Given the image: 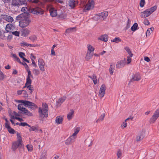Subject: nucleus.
I'll use <instances>...</instances> for the list:
<instances>
[{
	"mask_svg": "<svg viewBox=\"0 0 159 159\" xmlns=\"http://www.w3.org/2000/svg\"><path fill=\"white\" fill-rule=\"evenodd\" d=\"M21 11L26 13H31L34 14L42 15L43 14V11L39 8H33L29 7H23L21 9Z\"/></svg>",
	"mask_w": 159,
	"mask_h": 159,
	"instance_id": "1",
	"label": "nucleus"
},
{
	"mask_svg": "<svg viewBox=\"0 0 159 159\" xmlns=\"http://www.w3.org/2000/svg\"><path fill=\"white\" fill-rule=\"evenodd\" d=\"M16 19L20 20L19 25L22 28L27 26L31 22L30 19L28 17H25L24 15L23 14H20L17 16Z\"/></svg>",
	"mask_w": 159,
	"mask_h": 159,
	"instance_id": "2",
	"label": "nucleus"
},
{
	"mask_svg": "<svg viewBox=\"0 0 159 159\" xmlns=\"http://www.w3.org/2000/svg\"><path fill=\"white\" fill-rule=\"evenodd\" d=\"M39 116L42 118L47 117L48 115V107L46 104L43 103L42 108H39Z\"/></svg>",
	"mask_w": 159,
	"mask_h": 159,
	"instance_id": "3",
	"label": "nucleus"
},
{
	"mask_svg": "<svg viewBox=\"0 0 159 159\" xmlns=\"http://www.w3.org/2000/svg\"><path fill=\"white\" fill-rule=\"evenodd\" d=\"M108 15V12L107 11H104L99 13L96 15L94 17V19L97 20H103L105 19Z\"/></svg>",
	"mask_w": 159,
	"mask_h": 159,
	"instance_id": "4",
	"label": "nucleus"
},
{
	"mask_svg": "<svg viewBox=\"0 0 159 159\" xmlns=\"http://www.w3.org/2000/svg\"><path fill=\"white\" fill-rule=\"evenodd\" d=\"M23 105L30 109L31 110H35L37 107V106L34 103L28 101L24 100L23 101Z\"/></svg>",
	"mask_w": 159,
	"mask_h": 159,
	"instance_id": "5",
	"label": "nucleus"
},
{
	"mask_svg": "<svg viewBox=\"0 0 159 159\" xmlns=\"http://www.w3.org/2000/svg\"><path fill=\"white\" fill-rule=\"evenodd\" d=\"M26 3L25 0H12L11 6L13 7H19L20 5H25Z\"/></svg>",
	"mask_w": 159,
	"mask_h": 159,
	"instance_id": "6",
	"label": "nucleus"
},
{
	"mask_svg": "<svg viewBox=\"0 0 159 159\" xmlns=\"http://www.w3.org/2000/svg\"><path fill=\"white\" fill-rule=\"evenodd\" d=\"M18 110L23 112L25 115L28 116H33V114L27 109L23 107L21 104H19L18 105Z\"/></svg>",
	"mask_w": 159,
	"mask_h": 159,
	"instance_id": "7",
	"label": "nucleus"
},
{
	"mask_svg": "<svg viewBox=\"0 0 159 159\" xmlns=\"http://www.w3.org/2000/svg\"><path fill=\"white\" fill-rule=\"evenodd\" d=\"M94 3L93 0H89L85 6L84 10L85 11L92 9L94 7Z\"/></svg>",
	"mask_w": 159,
	"mask_h": 159,
	"instance_id": "8",
	"label": "nucleus"
},
{
	"mask_svg": "<svg viewBox=\"0 0 159 159\" xmlns=\"http://www.w3.org/2000/svg\"><path fill=\"white\" fill-rule=\"evenodd\" d=\"M159 117V108L156 110L150 120V123H154Z\"/></svg>",
	"mask_w": 159,
	"mask_h": 159,
	"instance_id": "9",
	"label": "nucleus"
},
{
	"mask_svg": "<svg viewBox=\"0 0 159 159\" xmlns=\"http://www.w3.org/2000/svg\"><path fill=\"white\" fill-rule=\"evenodd\" d=\"M38 66L40 70L42 72L45 71L44 66L45 65V63L43 60L41 58H40L38 59Z\"/></svg>",
	"mask_w": 159,
	"mask_h": 159,
	"instance_id": "10",
	"label": "nucleus"
},
{
	"mask_svg": "<svg viewBox=\"0 0 159 159\" xmlns=\"http://www.w3.org/2000/svg\"><path fill=\"white\" fill-rule=\"evenodd\" d=\"M106 88L104 84H102L100 88L98 95L101 98H103L104 96L105 93Z\"/></svg>",
	"mask_w": 159,
	"mask_h": 159,
	"instance_id": "11",
	"label": "nucleus"
},
{
	"mask_svg": "<svg viewBox=\"0 0 159 159\" xmlns=\"http://www.w3.org/2000/svg\"><path fill=\"white\" fill-rule=\"evenodd\" d=\"M77 137L72 134L70 136L66 141L65 144L66 145H69L75 141Z\"/></svg>",
	"mask_w": 159,
	"mask_h": 159,
	"instance_id": "12",
	"label": "nucleus"
},
{
	"mask_svg": "<svg viewBox=\"0 0 159 159\" xmlns=\"http://www.w3.org/2000/svg\"><path fill=\"white\" fill-rule=\"evenodd\" d=\"M127 64V62H126V59L125 58L122 60L118 61L117 62L116 64V67L117 68H120L124 67Z\"/></svg>",
	"mask_w": 159,
	"mask_h": 159,
	"instance_id": "13",
	"label": "nucleus"
},
{
	"mask_svg": "<svg viewBox=\"0 0 159 159\" xmlns=\"http://www.w3.org/2000/svg\"><path fill=\"white\" fill-rule=\"evenodd\" d=\"M145 133L144 131L143 130L139 131L137 134L136 137V140L137 141H139L142 139L144 137Z\"/></svg>",
	"mask_w": 159,
	"mask_h": 159,
	"instance_id": "14",
	"label": "nucleus"
},
{
	"mask_svg": "<svg viewBox=\"0 0 159 159\" xmlns=\"http://www.w3.org/2000/svg\"><path fill=\"white\" fill-rule=\"evenodd\" d=\"M26 71L28 72L26 79V84H31L32 80L30 78H33V75L31 74V71L30 70V69L26 70Z\"/></svg>",
	"mask_w": 159,
	"mask_h": 159,
	"instance_id": "15",
	"label": "nucleus"
},
{
	"mask_svg": "<svg viewBox=\"0 0 159 159\" xmlns=\"http://www.w3.org/2000/svg\"><path fill=\"white\" fill-rule=\"evenodd\" d=\"M2 18L6 21L9 22L11 23L14 21L12 17L6 14L2 15Z\"/></svg>",
	"mask_w": 159,
	"mask_h": 159,
	"instance_id": "16",
	"label": "nucleus"
},
{
	"mask_svg": "<svg viewBox=\"0 0 159 159\" xmlns=\"http://www.w3.org/2000/svg\"><path fill=\"white\" fill-rule=\"evenodd\" d=\"M66 98V96H63L59 98L58 100L56 101V106L57 107L60 106L61 104L65 101Z\"/></svg>",
	"mask_w": 159,
	"mask_h": 159,
	"instance_id": "17",
	"label": "nucleus"
},
{
	"mask_svg": "<svg viewBox=\"0 0 159 159\" xmlns=\"http://www.w3.org/2000/svg\"><path fill=\"white\" fill-rule=\"evenodd\" d=\"M140 16L143 18H146L149 16V9H147L144 11L140 13Z\"/></svg>",
	"mask_w": 159,
	"mask_h": 159,
	"instance_id": "18",
	"label": "nucleus"
},
{
	"mask_svg": "<svg viewBox=\"0 0 159 159\" xmlns=\"http://www.w3.org/2000/svg\"><path fill=\"white\" fill-rule=\"evenodd\" d=\"M21 33L22 36L26 37L29 34L30 31L27 29H22L21 30Z\"/></svg>",
	"mask_w": 159,
	"mask_h": 159,
	"instance_id": "19",
	"label": "nucleus"
},
{
	"mask_svg": "<svg viewBox=\"0 0 159 159\" xmlns=\"http://www.w3.org/2000/svg\"><path fill=\"white\" fill-rule=\"evenodd\" d=\"M141 76L140 75L139 73H136L134 75L131 80V81H138L140 80Z\"/></svg>",
	"mask_w": 159,
	"mask_h": 159,
	"instance_id": "20",
	"label": "nucleus"
},
{
	"mask_svg": "<svg viewBox=\"0 0 159 159\" xmlns=\"http://www.w3.org/2000/svg\"><path fill=\"white\" fill-rule=\"evenodd\" d=\"M78 4L77 0H70L69 2V6L71 8H74Z\"/></svg>",
	"mask_w": 159,
	"mask_h": 159,
	"instance_id": "21",
	"label": "nucleus"
},
{
	"mask_svg": "<svg viewBox=\"0 0 159 159\" xmlns=\"http://www.w3.org/2000/svg\"><path fill=\"white\" fill-rule=\"evenodd\" d=\"M21 146L22 145L19 144V143L16 141H15L13 143L11 148L13 150H15L17 148H18L21 147Z\"/></svg>",
	"mask_w": 159,
	"mask_h": 159,
	"instance_id": "22",
	"label": "nucleus"
},
{
	"mask_svg": "<svg viewBox=\"0 0 159 159\" xmlns=\"http://www.w3.org/2000/svg\"><path fill=\"white\" fill-rule=\"evenodd\" d=\"M108 36L106 34L102 35L99 37L98 39L103 41L105 42H107L108 41Z\"/></svg>",
	"mask_w": 159,
	"mask_h": 159,
	"instance_id": "23",
	"label": "nucleus"
},
{
	"mask_svg": "<svg viewBox=\"0 0 159 159\" xmlns=\"http://www.w3.org/2000/svg\"><path fill=\"white\" fill-rule=\"evenodd\" d=\"M93 56V53L87 52L86 55L85 59L86 60L89 61L92 58Z\"/></svg>",
	"mask_w": 159,
	"mask_h": 159,
	"instance_id": "24",
	"label": "nucleus"
},
{
	"mask_svg": "<svg viewBox=\"0 0 159 159\" xmlns=\"http://www.w3.org/2000/svg\"><path fill=\"white\" fill-rule=\"evenodd\" d=\"M12 25L11 24H7L5 28V30L7 32H10L12 30Z\"/></svg>",
	"mask_w": 159,
	"mask_h": 159,
	"instance_id": "25",
	"label": "nucleus"
},
{
	"mask_svg": "<svg viewBox=\"0 0 159 159\" xmlns=\"http://www.w3.org/2000/svg\"><path fill=\"white\" fill-rule=\"evenodd\" d=\"M31 84H27L26 82L25 84V86L23 87V89L26 87L29 90H30V93H32L33 90V87H31Z\"/></svg>",
	"mask_w": 159,
	"mask_h": 159,
	"instance_id": "26",
	"label": "nucleus"
},
{
	"mask_svg": "<svg viewBox=\"0 0 159 159\" xmlns=\"http://www.w3.org/2000/svg\"><path fill=\"white\" fill-rule=\"evenodd\" d=\"M74 111L73 109L70 110V112L68 113L67 118L69 120H70L73 117L74 114Z\"/></svg>",
	"mask_w": 159,
	"mask_h": 159,
	"instance_id": "27",
	"label": "nucleus"
},
{
	"mask_svg": "<svg viewBox=\"0 0 159 159\" xmlns=\"http://www.w3.org/2000/svg\"><path fill=\"white\" fill-rule=\"evenodd\" d=\"M16 135L17 139V141H16V142L19 143V144H20L22 145V137L20 135V134L19 133L17 132V133Z\"/></svg>",
	"mask_w": 159,
	"mask_h": 159,
	"instance_id": "28",
	"label": "nucleus"
},
{
	"mask_svg": "<svg viewBox=\"0 0 159 159\" xmlns=\"http://www.w3.org/2000/svg\"><path fill=\"white\" fill-rule=\"evenodd\" d=\"M128 53L129 55L127 57V64H129L131 61V57H133V54L131 53V51L129 52H128Z\"/></svg>",
	"mask_w": 159,
	"mask_h": 159,
	"instance_id": "29",
	"label": "nucleus"
},
{
	"mask_svg": "<svg viewBox=\"0 0 159 159\" xmlns=\"http://www.w3.org/2000/svg\"><path fill=\"white\" fill-rule=\"evenodd\" d=\"M63 119L62 117L58 116L56 117L55 121L57 124H61L62 122Z\"/></svg>",
	"mask_w": 159,
	"mask_h": 159,
	"instance_id": "30",
	"label": "nucleus"
},
{
	"mask_svg": "<svg viewBox=\"0 0 159 159\" xmlns=\"http://www.w3.org/2000/svg\"><path fill=\"white\" fill-rule=\"evenodd\" d=\"M80 130V127H75L74 129V133L73 134V135L77 137V135Z\"/></svg>",
	"mask_w": 159,
	"mask_h": 159,
	"instance_id": "31",
	"label": "nucleus"
},
{
	"mask_svg": "<svg viewBox=\"0 0 159 159\" xmlns=\"http://www.w3.org/2000/svg\"><path fill=\"white\" fill-rule=\"evenodd\" d=\"M51 16L52 17H54L57 16V11L53 9H51L50 10Z\"/></svg>",
	"mask_w": 159,
	"mask_h": 159,
	"instance_id": "32",
	"label": "nucleus"
},
{
	"mask_svg": "<svg viewBox=\"0 0 159 159\" xmlns=\"http://www.w3.org/2000/svg\"><path fill=\"white\" fill-rule=\"evenodd\" d=\"M87 47L88 49L87 52L92 53L94 50V48L90 44H88Z\"/></svg>",
	"mask_w": 159,
	"mask_h": 159,
	"instance_id": "33",
	"label": "nucleus"
},
{
	"mask_svg": "<svg viewBox=\"0 0 159 159\" xmlns=\"http://www.w3.org/2000/svg\"><path fill=\"white\" fill-rule=\"evenodd\" d=\"M114 65L111 64L110 65V68L109 69V71L111 75H112L114 70Z\"/></svg>",
	"mask_w": 159,
	"mask_h": 159,
	"instance_id": "34",
	"label": "nucleus"
},
{
	"mask_svg": "<svg viewBox=\"0 0 159 159\" xmlns=\"http://www.w3.org/2000/svg\"><path fill=\"white\" fill-rule=\"evenodd\" d=\"M74 30L75 31H76V28L75 27L70 28L66 30L65 33H69L72 32Z\"/></svg>",
	"mask_w": 159,
	"mask_h": 159,
	"instance_id": "35",
	"label": "nucleus"
},
{
	"mask_svg": "<svg viewBox=\"0 0 159 159\" xmlns=\"http://www.w3.org/2000/svg\"><path fill=\"white\" fill-rule=\"evenodd\" d=\"M157 7L156 5H155L150 8V15L155 11L157 10Z\"/></svg>",
	"mask_w": 159,
	"mask_h": 159,
	"instance_id": "36",
	"label": "nucleus"
},
{
	"mask_svg": "<svg viewBox=\"0 0 159 159\" xmlns=\"http://www.w3.org/2000/svg\"><path fill=\"white\" fill-rule=\"evenodd\" d=\"M138 26V24L137 23H134L133 25L131 27V30L132 31H134L137 29Z\"/></svg>",
	"mask_w": 159,
	"mask_h": 159,
	"instance_id": "37",
	"label": "nucleus"
},
{
	"mask_svg": "<svg viewBox=\"0 0 159 159\" xmlns=\"http://www.w3.org/2000/svg\"><path fill=\"white\" fill-rule=\"evenodd\" d=\"M32 72L34 75H38L40 74V71L38 69H34Z\"/></svg>",
	"mask_w": 159,
	"mask_h": 159,
	"instance_id": "38",
	"label": "nucleus"
},
{
	"mask_svg": "<svg viewBox=\"0 0 159 159\" xmlns=\"http://www.w3.org/2000/svg\"><path fill=\"white\" fill-rule=\"evenodd\" d=\"M92 80L93 83L95 84H96L97 83V77L96 75L93 74L92 75Z\"/></svg>",
	"mask_w": 159,
	"mask_h": 159,
	"instance_id": "39",
	"label": "nucleus"
},
{
	"mask_svg": "<svg viewBox=\"0 0 159 159\" xmlns=\"http://www.w3.org/2000/svg\"><path fill=\"white\" fill-rule=\"evenodd\" d=\"M116 155L118 158H121L122 156V151L120 149H118L116 152Z\"/></svg>",
	"mask_w": 159,
	"mask_h": 159,
	"instance_id": "40",
	"label": "nucleus"
},
{
	"mask_svg": "<svg viewBox=\"0 0 159 159\" xmlns=\"http://www.w3.org/2000/svg\"><path fill=\"white\" fill-rule=\"evenodd\" d=\"M105 116V114L104 113L102 114L98 120H97L96 122H97L99 121H102L104 120Z\"/></svg>",
	"mask_w": 159,
	"mask_h": 159,
	"instance_id": "41",
	"label": "nucleus"
},
{
	"mask_svg": "<svg viewBox=\"0 0 159 159\" xmlns=\"http://www.w3.org/2000/svg\"><path fill=\"white\" fill-rule=\"evenodd\" d=\"M121 41V39L119 37H116L112 41V42L116 43L120 42Z\"/></svg>",
	"mask_w": 159,
	"mask_h": 159,
	"instance_id": "42",
	"label": "nucleus"
},
{
	"mask_svg": "<svg viewBox=\"0 0 159 159\" xmlns=\"http://www.w3.org/2000/svg\"><path fill=\"white\" fill-rule=\"evenodd\" d=\"M4 78L5 75L2 72L1 70V69H0V81L3 80Z\"/></svg>",
	"mask_w": 159,
	"mask_h": 159,
	"instance_id": "43",
	"label": "nucleus"
},
{
	"mask_svg": "<svg viewBox=\"0 0 159 159\" xmlns=\"http://www.w3.org/2000/svg\"><path fill=\"white\" fill-rule=\"evenodd\" d=\"M127 121H126V120L123 122L121 124V128L123 129L124 128H125L127 126V123H126Z\"/></svg>",
	"mask_w": 159,
	"mask_h": 159,
	"instance_id": "44",
	"label": "nucleus"
},
{
	"mask_svg": "<svg viewBox=\"0 0 159 159\" xmlns=\"http://www.w3.org/2000/svg\"><path fill=\"white\" fill-rule=\"evenodd\" d=\"M30 39L33 42L35 41L37 39V37L35 35L30 36L29 37Z\"/></svg>",
	"mask_w": 159,
	"mask_h": 159,
	"instance_id": "45",
	"label": "nucleus"
},
{
	"mask_svg": "<svg viewBox=\"0 0 159 159\" xmlns=\"http://www.w3.org/2000/svg\"><path fill=\"white\" fill-rule=\"evenodd\" d=\"M26 147L29 151L31 152L33 150V147L32 145H27Z\"/></svg>",
	"mask_w": 159,
	"mask_h": 159,
	"instance_id": "46",
	"label": "nucleus"
},
{
	"mask_svg": "<svg viewBox=\"0 0 159 159\" xmlns=\"http://www.w3.org/2000/svg\"><path fill=\"white\" fill-rule=\"evenodd\" d=\"M30 128L29 129V131H35L36 132H37L38 131L37 129L35 127L33 126L32 127H30Z\"/></svg>",
	"mask_w": 159,
	"mask_h": 159,
	"instance_id": "47",
	"label": "nucleus"
},
{
	"mask_svg": "<svg viewBox=\"0 0 159 159\" xmlns=\"http://www.w3.org/2000/svg\"><path fill=\"white\" fill-rule=\"evenodd\" d=\"M145 4V1L144 0H141L139 3L140 6L141 7H143L144 6Z\"/></svg>",
	"mask_w": 159,
	"mask_h": 159,
	"instance_id": "48",
	"label": "nucleus"
},
{
	"mask_svg": "<svg viewBox=\"0 0 159 159\" xmlns=\"http://www.w3.org/2000/svg\"><path fill=\"white\" fill-rule=\"evenodd\" d=\"M9 132L11 134H14L15 133V130L11 127L7 129Z\"/></svg>",
	"mask_w": 159,
	"mask_h": 159,
	"instance_id": "49",
	"label": "nucleus"
},
{
	"mask_svg": "<svg viewBox=\"0 0 159 159\" xmlns=\"http://www.w3.org/2000/svg\"><path fill=\"white\" fill-rule=\"evenodd\" d=\"M21 126H28L29 127H30V126L26 122H21L20 123Z\"/></svg>",
	"mask_w": 159,
	"mask_h": 159,
	"instance_id": "50",
	"label": "nucleus"
},
{
	"mask_svg": "<svg viewBox=\"0 0 159 159\" xmlns=\"http://www.w3.org/2000/svg\"><path fill=\"white\" fill-rule=\"evenodd\" d=\"M143 23L145 25H149V21L148 19H145L144 20Z\"/></svg>",
	"mask_w": 159,
	"mask_h": 159,
	"instance_id": "51",
	"label": "nucleus"
},
{
	"mask_svg": "<svg viewBox=\"0 0 159 159\" xmlns=\"http://www.w3.org/2000/svg\"><path fill=\"white\" fill-rule=\"evenodd\" d=\"M12 38V35H9L7 37V40L8 42L11 41Z\"/></svg>",
	"mask_w": 159,
	"mask_h": 159,
	"instance_id": "52",
	"label": "nucleus"
},
{
	"mask_svg": "<svg viewBox=\"0 0 159 159\" xmlns=\"http://www.w3.org/2000/svg\"><path fill=\"white\" fill-rule=\"evenodd\" d=\"M12 34L16 36H19V32L17 31H15L14 32H12Z\"/></svg>",
	"mask_w": 159,
	"mask_h": 159,
	"instance_id": "53",
	"label": "nucleus"
},
{
	"mask_svg": "<svg viewBox=\"0 0 159 159\" xmlns=\"http://www.w3.org/2000/svg\"><path fill=\"white\" fill-rule=\"evenodd\" d=\"M19 55L20 58H22L25 56V54L23 52H20L19 53Z\"/></svg>",
	"mask_w": 159,
	"mask_h": 159,
	"instance_id": "54",
	"label": "nucleus"
},
{
	"mask_svg": "<svg viewBox=\"0 0 159 159\" xmlns=\"http://www.w3.org/2000/svg\"><path fill=\"white\" fill-rule=\"evenodd\" d=\"M28 43H27L23 41V42H22L20 43V45L21 46H26L28 47Z\"/></svg>",
	"mask_w": 159,
	"mask_h": 159,
	"instance_id": "55",
	"label": "nucleus"
},
{
	"mask_svg": "<svg viewBox=\"0 0 159 159\" xmlns=\"http://www.w3.org/2000/svg\"><path fill=\"white\" fill-rule=\"evenodd\" d=\"M23 95L22 96L25 98H26L28 97V94L27 93V92L24 90L23 91V93L22 94Z\"/></svg>",
	"mask_w": 159,
	"mask_h": 159,
	"instance_id": "56",
	"label": "nucleus"
},
{
	"mask_svg": "<svg viewBox=\"0 0 159 159\" xmlns=\"http://www.w3.org/2000/svg\"><path fill=\"white\" fill-rule=\"evenodd\" d=\"M21 64H22L24 66L26 70H27L28 69H29V67L28 65H27V64L26 63H25V62L24 63H22Z\"/></svg>",
	"mask_w": 159,
	"mask_h": 159,
	"instance_id": "57",
	"label": "nucleus"
},
{
	"mask_svg": "<svg viewBox=\"0 0 159 159\" xmlns=\"http://www.w3.org/2000/svg\"><path fill=\"white\" fill-rule=\"evenodd\" d=\"M31 61L32 62V65H33V66L35 67H37V65L35 63V62L34 61V60L31 59Z\"/></svg>",
	"mask_w": 159,
	"mask_h": 159,
	"instance_id": "58",
	"label": "nucleus"
},
{
	"mask_svg": "<svg viewBox=\"0 0 159 159\" xmlns=\"http://www.w3.org/2000/svg\"><path fill=\"white\" fill-rule=\"evenodd\" d=\"M5 125V127L7 128V129L11 127L10 126L9 123H6Z\"/></svg>",
	"mask_w": 159,
	"mask_h": 159,
	"instance_id": "59",
	"label": "nucleus"
},
{
	"mask_svg": "<svg viewBox=\"0 0 159 159\" xmlns=\"http://www.w3.org/2000/svg\"><path fill=\"white\" fill-rule=\"evenodd\" d=\"M24 91V90H18L17 92V94L18 95H21V94L23 93V91Z\"/></svg>",
	"mask_w": 159,
	"mask_h": 159,
	"instance_id": "60",
	"label": "nucleus"
},
{
	"mask_svg": "<svg viewBox=\"0 0 159 159\" xmlns=\"http://www.w3.org/2000/svg\"><path fill=\"white\" fill-rule=\"evenodd\" d=\"M51 55L54 56L56 55V53L54 50L52 49H51Z\"/></svg>",
	"mask_w": 159,
	"mask_h": 159,
	"instance_id": "61",
	"label": "nucleus"
},
{
	"mask_svg": "<svg viewBox=\"0 0 159 159\" xmlns=\"http://www.w3.org/2000/svg\"><path fill=\"white\" fill-rule=\"evenodd\" d=\"M28 1L29 2L35 3H37L39 1V0H28Z\"/></svg>",
	"mask_w": 159,
	"mask_h": 159,
	"instance_id": "62",
	"label": "nucleus"
},
{
	"mask_svg": "<svg viewBox=\"0 0 159 159\" xmlns=\"http://www.w3.org/2000/svg\"><path fill=\"white\" fill-rule=\"evenodd\" d=\"M15 119L17 120L20 122L23 121H24L23 120L22 118L17 117H16L15 118Z\"/></svg>",
	"mask_w": 159,
	"mask_h": 159,
	"instance_id": "63",
	"label": "nucleus"
},
{
	"mask_svg": "<svg viewBox=\"0 0 159 159\" xmlns=\"http://www.w3.org/2000/svg\"><path fill=\"white\" fill-rule=\"evenodd\" d=\"M124 49L127 52H129L130 51L129 48L128 47H126Z\"/></svg>",
	"mask_w": 159,
	"mask_h": 159,
	"instance_id": "64",
	"label": "nucleus"
}]
</instances>
